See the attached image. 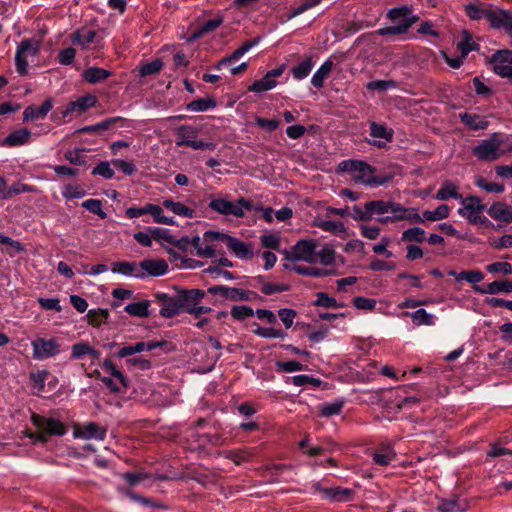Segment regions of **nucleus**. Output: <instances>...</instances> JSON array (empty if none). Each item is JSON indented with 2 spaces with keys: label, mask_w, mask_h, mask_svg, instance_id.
I'll return each instance as SVG.
<instances>
[{
  "label": "nucleus",
  "mask_w": 512,
  "mask_h": 512,
  "mask_svg": "<svg viewBox=\"0 0 512 512\" xmlns=\"http://www.w3.org/2000/svg\"><path fill=\"white\" fill-rule=\"evenodd\" d=\"M472 153L478 160L488 162L512 155V135L492 133L473 147Z\"/></svg>",
  "instance_id": "nucleus-1"
},
{
  "label": "nucleus",
  "mask_w": 512,
  "mask_h": 512,
  "mask_svg": "<svg viewBox=\"0 0 512 512\" xmlns=\"http://www.w3.org/2000/svg\"><path fill=\"white\" fill-rule=\"evenodd\" d=\"M338 170L351 173L356 183H361L366 186L378 187L386 182V178L377 177L375 175V169L361 160H343L338 164Z\"/></svg>",
  "instance_id": "nucleus-2"
},
{
  "label": "nucleus",
  "mask_w": 512,
  "mask_h": 512,
  "mask_svg": "<svg viewBox=\"0 0 512 512\" xmlns=\"http://www.w3.org/2000/svg\"><path fill=\"white\" fill-rule=\"evenodd\" d=\"M387 18L390 20L391 25L378 29L377 33L380 36L400 35L407 33L408 30L419 19L414 15L408 6L395 7L388 11Z\"/></svg>",
  "instance_id": "nucleus-3"
},
{
  "label": "nucleus",
  "mask_w": 512,
  "mask_h": 512,
  "mask_svg": "<svg viewBox=\"0 0 512 512\" xmlns=\"http://www.w3.org/2000/svg\"><path fill=\"white\" fill-rule=\"evenodd\" d=\"M459 202L461 207L457 210V213L461 217L467 219L470 224H482L486 227H492L495 229L502 228L500 224L494 225L487 217L482 215L486 206L482 204L479 197L469 195L462 197Z\"/></svg>",
  "instance_id": "nucleus-4"
},
{
  "label": "nucleus",
  "mask_w": 512,
  "mask_h": 512,
  "mask_svg": "<svg viewBox=\"0 0 512 512\" xmlns=\"http://www.w3.org/2000/svg\"><path fill=\"white\" fill-rule=\"evenodd\" d=\"M161 344L158 342H137L132 345H126L118 349V351L115 353V356L118 358H126L125 363L129 367H137L140 370H148L151 367V363L149 360L137 356V357H130L134 354L141 353L143 351H151L157 347H159Z\"/></svg>",
  "instance_id": "nucleus-5"
},
{
  "label": "nucleus",
  "mask_w": 512,
  "mask_h": 512,
  "mask_svg": "<svg viewBox=\"0 0 512 512\" xmlns=\"http://www.w3.org/2000/svg\"><path fill=\"white\" fill-rule=\"evenodd\" d=\"M40 49L41 41L36 38L23 39L18 43L15 52V66L19 75H27L29 61L40 53Z\"/></svg>",
  "instance_id": "nucleus-6"
},
{
  "label": "nucleus",
  "mask_w": 512,
  "mask_h": 512,
  "mask_svg": "<svg viewBox=\"0 0 512 512\" xmlns=\"http://www.w3.org/2000/svg\"><path fill=\"white\" fill-rule=\"evenodd\" d=\"M208 206L214 212L236 218L243 217L244 210L251 211L253 209L252 203L244 198H240L237 201H230L225 198H212Z\"/></svg>",
  "instance_id": "nucleus-7"
},
{
  "label": "nucleus",
  "mask_w": 512,
  "mask_h": 512,
  "mask_svg": "<svg viewBox=\"0 0 512 512\" xmlns=\"http://www.w3.org/2000/svg\"><path fill=\"white\" fill-rule=\"evenodd\" d=\"M199 130L197 127L192 125H181L176 131V146L182 147L187 146L194 150H214L216 148L215 143L205 142L197 140Z\"/></svg>",
  "instance_id": "nucleus-8"
},
{
  "label": "nucleus",
  "mask_w": 512,
  "mask_h": 512,
  "mask_svg": "<svg viewBox=\"0 0 512 512\" xmlns=\"http://www.w3.org/2000/svg\"><path fill=\"white\" fill-rule=\"evenodd\" d=\"M318 241L314 239H303L296 242V244L286 253V259L289 262L304 261L310 264L317 263L316 249Z\"/></svg>",
  "instance_id": "nucleus-9"
},
{
  "label": "nucleus",
  "mask_w": 512,
  "mask_h": 512,
  "mask_svg": "<svg viewBox=\"0 0 512 512\" xmlns=\"http://www.w3.org/2000/svg\"><path fill=\"white\" fill-rule=\"evenodd\" d=\"M493 71L502 78L512 79V51L497 50L491 57Z\"/></svg>",
  "instance_id": "nucleus-10"
},
{
  "label": "nucleus",
  "mask_w": 512,
  "mask_h": 512,
  "mask_svg": "<svg viewBox=\"0 0 512 512\" xmlns=\"http://www.w3.org/2000/svg\"><path fill=\"white\" fill-rule=\"evenodd\" d=\"M33 349V358L35 360H44L57 355L60 352V345L57 339L38 338L31 343Z\"/></svg>",
  "instance_id": "nucleus-11"
},
{
  "label": "nucleus",
  "mask_w": 512,
  "mask_h": 512,
  "mask_svg": "<svg viewBox=\"0 0 512 512\" xmlns=\"http://www.w3.org/2000/svg\"><path fill=\"white\" fill-rule=\"evenodd\" d=\"M208 292L213 295H220L224 299L231 301H250L256 296V293L252 291L224 285L211 286L208 288Z\"/></svg>",
  "instance_id": "nucleus-12"
},
{
  "label": "nucleus",
  "mask_w": 512,
  "mask_h": 512,
  "mask_svg": "<svg viewBox=\"0 0 512 512\" xmlns=\"http://www.w3.org/2000/svg\"><path fill=\"white\" fill-rule=\"evenodd\" d=\"M71 41L74 45H78L83 50L99 48L101 46V38L97 36L96 31L90 29H78L72 36Z\"/></svg>",
  "instance_id": "nucleus-13"
},
{
  "label": "nucleus",
  "mask_w": 512,
  "mask_h": 512,
  "mask_svg": "<svg viewBox=\"0 0 512 512\" xmlns=\"http://www.w3.org/2000/svg\"><path fill=\"white\" fill-rule=\"evenodd\" d=\"M369 129L372 138L369 143L375 147L384 148L393 139V129L387 127L385 124L371 122Z\"/></svg>",
  "instance_id": "nucleus-14"
},
{
  "label": "nucleus",
  "mask_w": 512,
  "mask_h": 512,
  "mask_svg": "<svg viewBox=\"0 0 512 512\" xmlns=\"http://www.w3.org/2000/svg\"><path fill=\"white\" fill-rule=\"evenodd\" d=\"M106 429L95 422H88L77 425L73 430V437L76 439H95L103 441L106 437Z\"/></svg>",
  "instance_id": "nucleus-15"
},
{
  "label": "nucleus",
  "mask_w": 512,
  "mask_h": 512,
  "mask_svg": "<svg viewBox=\"0 0 512 512\" xmlns=\"http://www.w3.org/2000/svg\"><path fill=\"white\" fill-rule=\"evenodd\" d=\"M97 99L93 95H85L79 97L77 100L72 101L66 105V107L61 111L62 117L67 118L71 117L74 114H82L87 109L95 106Z\"/></svg>",
  "instance_id": "nucleus-16"
},
{
  "label": "nucleus",
  "mask_w": 512,
  "mask_h": 512,
  "mask_svg": "<svg viewBox=\"0 0 512 512\" xmlns=\"http://www.w3.org/2000/svg\"><path fill=\"white\" fill-rule=\"evenodd\" d=\"M488 22L494 29L512 33V11L492 8Z\"/></svg>",
  "instance_id": "nucleus-17"
},
{
  "label": "nucleus",
  "mask_w": 512,
  "mask_h": 512,
  "mask_svg": "<svg viewBox=\"0 0 512 512\" xmlns=\"http://www.w3.org/2000/svg\"><path fill=\"white\" fill-rule=\"evenodd\" d=\"M205 296V292L200 289L184 290L177 297L183 312L190 313L195 305L200 304Z\"/></svg>",
  "instance_id": "nucleus-18"
},
{
  "label": "nucleus",
  "mask_w": 512,
  "mask_h": 512,
  "mask_svg": "<svg viewBox=\"0 0 512 512\" xmlns=\"http://www.w3.org/2000/svg\"><path fill=\"white\" fill-rule=\"evenodd\" d=\"M316 492H319L323 499L342 502L348 501L352 497V491L350 489H343L340 487L333 488H322L319 483L313 485Z\"/></svg>",
  "instance_id": "nucleus-19"
},
{
  "label": "nucleus",
  "mask_w": 512,
  "mask_h": 512,
  "mask_svg": "<svg viewBox=\"0 0 512 512\" xmlns=\"http://www.w3.org/2000/svg\"><path fill=\"white\" fill-rule=\"evenodd\" d=\"M464 10L467 16L474 21L489 20L492 7L489 4L472 1L464 5Z\"/></svg>",
  "instance_id": "nucleus-20"
},
{
  "label": "nucleus",
  "mask_w": 512,
  "mask_h": 512,
  "mask_svg": "<svg viewBox=\"0 0 512 512\" xmlns=\"http://www.w3.org/2000/svg\"><path fill=\"white\" fill-rule=\"evenodd\" d=\"M261 41L260 37H255L251 40H248L243 45H241L238 49H236L231 55L222 58L217 65L216 69L220 70L227 66L229 63L233 61H237L242 58L247 52H249L252 48L256 47Z\"/></svg>",
  "instance_id": "nucleus-21"
},
{
  "label": "nucleus",
  "mask_w": 512,
  "mask_h": 512,
  "mask_svg": "<svg viewBox=\"0 0 512 512\" xmlns=\"http://www.w3.org/2000/svg\"><path fill=\"white\" fill-rule=\"evenodd\" d=\"M140 270L143 278L147 276L159 277L168 272V265L164 260L146 259L141 261Z\"/></svg>",
  "instance_id": "nucleus-22"
},
{
  "label": "nucleus",
  "mask_w": 512,
  "mask_h": 512,
  "mask_svg": "<svg viewBox=\"0 0 512 512\" xmlns=\"http://www.w3.org/2000/svg\"><path fill=\"white\" fill-rule=\"evenodd\" d=\"M53 108V100L51 98L46 99L40 107L29 105L23 112V121H36L38 119H44Z\"/></svg>",
  "instance_id": "nucleus-23"
},
{
  "label": "nucleus",
  "mask_w": 512,
  "mask_h": 512,
  "mask_svg": "<svg viewBox=\"0 0 512 512\" xmlns=\"http://www.w3.org/2000/svg\"><path fill=\"white\" fill-rule=\"evenodd\" d=\"M399 317H410L415 326H434L437 321V317L424 308H419L414 312H403Z\"/></svg>",
  "instance_id": "nucleus-24"
},
{
  "label": "nucleus",
  "mask_w": 512,
  "mask_h": 512,
  "mask_svg": "<svg viewBox=\"0 0 512 512\" xmlns=\"http://www.w3.org/2000/svg\"><path fill=\"white\" fill-rule=\"evenodd\" d=\"M31 138V131L28 128H20L13 132H11L9 135H7L2 142L0 143L1 146L4 147H18L23 146L29 143Z\"/></svg>",
  "instance_id": "nucleus-25"
},
{
  "label": "nucleus",
  "mask_w": 512,
  "mask_h": 512,
  "mask_svg": "<svg viewBox=\"0 0 512 512\" xmlns=\"http://www.w3.org/2000/svg\"><path fill=\"white\" fill-rule=\"evenodd\" d=\"M489 216L500 222H512V207L504 202H495L488 209Z\"/></svg>",
  "instance_id": "nucleus-26"
},
{
  "label": "nucleus",
  "mask_w": 512,
  "mask_h": 512,
  "mask_svg": "<svg viewBox=\"0 0 512 512\" xmlns=\"http://www.w3.org/2000/svg\"><path fill=\"white\" fill-rule=\"evenodd\" d=\"M462 197L463 196L459 193L458 185L451 180L444 181L434 196V198L439 201H447L449 199L460 201Z\"/></svg>",
  "instance_id": "nucleus-27"
},
{
  "label": "nucleus",
  "mask_w": 512,
  "mask_h": 512,
  "mask_svg": "<svg viewBox=\"0 0 512 512\" xmlns=\"http://www.w3.org/2000/svg\"><path fill=\"white\" fill-rule=\"evenodd\" d=\"M474 291L480 294H498L500 292L510 293L512 292V281L510 280H501V281H493L488 283L486 286H473Z\"/></svg>",
  "instance_id": "nucleus-28"
},
{
  "label": "nucleus",
  "mask_w": 512,
  "mask_h": 512,
  "mask_svg": "<svg viewBox=\"0 0 512 512\" xmlns=\"http://www.w3.org/2000/svg\"><path fill=\"white\" fill-rule=\"evenodd\" d=\"M226 246L230 249L237 258L249 259L253 256V250L250 244H247L238 238L230 236Z\"/></svg>",
  "instance_id": "nucleus-29"
},
{
  "label": "nucleus",
  "mask_w": 512,
  "mask_h": 512,
  "mask_svg": "<svg viewBox=\"0 0 512 512\" xmlns=\"http://www.w3.org/2000/svg\"><path fill=\"white\" fill-rule=\"evenodd\" d=\"M140 268L141 262H116L113 264L111 271L124 276L143 279V274L141 273Z\"/></svg>",
  "instance_id": "nucleus-30"
},
{
  "label": "nucleus",
  "mask_w": 512,
  "mask_h": 512,
  "mask_svg": "<svg viewBox=\"0 0 512 512\" xmlns=\"http://www.w3.org/2000/svg\"><path fill=\"white\" fill-rule=\"evenodd\" d=\"M459 117L461 122L471 130H484L489 125L485 117L474 113H461Z\"/></svg>",
  "instance_id": "nucleus-31"
},
{
  "label": "nucleus",
  "mask_w": 512,
  "mask_h": 512,
  "mask_svg": "<svg viewBox=\"0 0 512 512\" xmlns=\"http://www.w3.org/2000/svg\"><path fill=\"white\" fill-rule=\"evenodd\" d=\"M162 206L167 210L171 211L174 215L183 217V218H193L194 210L182 202H176L170 198L164 199L162 201Z\"/></svg>",
  "instance_id": "nucleus-32"
},
{
  "label": "nucleus",
  "mask_w": 512,
  "mask_h": 512,
  "mask_svg": "<svg viewBox=\"0 0 512 512\" xmlns=\"http://www.w3.org/2000/svg\"><path fill=\"white\" fill-rule=\"evenodd\" d=\"M396 457V453L391 445L384 444L379 447V449L373 453L372 459L373 462L380 466L389 465Z\"/></svg>",
  "instance_id": "nucleus-33"
},
{
  "label": "nucleus",
  "mask_w": 512,
  "mask_h": 512,
  "mask_svg": "<svg viewBox=\"0 0 512 512\" xmlns=\"http://www.w3.org/2000/svg\"><path fill=\"white\" fill-rule=\"evenodd\" d=\"M333 68V62L331 59H327L322 63V65L316 70L311 78V84L315 88H322L325 80L331 73Z\"/></svg>",
  "instance_id": "nucleus-34"
},
{
  "label": "nucleus",
  "mask_w": 512,
  "mask_h": 512,
  "mask_svg": "<svg viewBox=\"0 0 512 512\" xmlns=\"http://www.w3.org/2000/svg\"><path fill=\"white\" fill-rule=\"evenodd\" d=\"M438 510L440 512H466L468 510V504L465 499H444L438 505Z\"/></svg>",
  "instance_id": "nucleus-35"
},
{
  "label": "nucleus",
  "mask_w": 512,
  "mask_h": 512,
  "mask_svg": "<svg viewBox=\"0 0 512 512\" xmlns=\"http://www.w3.org/2000/svg\"><path fill=\"white\" fill-rule=\"evenodd\" d=\"M46 433L56 436H63L66 434V428L64 424L54 418H42L37 423Z\"/></svg>",
  "instance_id": "nucleus-36"
},
{
  "label": "nucleus",
  "mask_w": 512,
  "mask_h": 512,
  "mask_svg": "<svg viewBox=\"0 0 512 512\" xmlns=\"http://www.w3.org/2000/svg\"><path fill=\"white\" fill-rule=\"evenodd\" d=\"M406 209L407 208L402 206L401 204L391 201L389 207V214L391 215H386V217H377V221L382 224H388L390 222L395 221H402L405 218Z\"/></svg>",
  "instance_id": "nucleus-37"
},
{
  "label": "nucleus",
  "mask_w": 512,
  "mask_h": 512,
  "mask_svg": "<svg viewBox=\"0 0 512 512\" xmlns=\"http://www.w3.org/2000/svg\"><path fill=\"white\" fill-rule=\"evenodd\" d=\"M314 225L323 231L331 232L337 236H342L347 231L345 225L340 221L315 219Z\"/></svg>",
  "instance_id": "nucleus-38"
},
{
  "label": "nucleus",
  "mask_w": 512,
  "mask_h": 512,
  "mask_svg": "<svg viewBox=\"0 0 512 512\" xmlns=\"http://www.w3.org/2000/svg\"><path fill=\"white\" fill-rule=\"evenodd\" d=\"M314 68V62L311 57H305L302 61H300L297 65L293 66L291 69V74L296 80L305 79Z\"/></svg>",
  "instance_id": "nucleus-39"
},
{
  "label": "nucleus",
  "mask_w": 512,
  "mask_h": 512,
  "mask_svg": "<svg viewBox=\"0 0 512 512\" xmlns=\"http://www.w3.org/2000/svg\"><path fill=\"white\" fill-rule=\"evenodd\" d=\"M110 75L111 72L104 68L89 67L83 72L82 77L86 82L95 84L104 81Z\"/></svg>",
  "instance_id": "nucleus-40"
},
{
  "label": "nucleus",
  "mask_w": 512,
  "mask_h": 512,
  "mask_svg": "<svg viewBox=\"0 0 512 512\" xmlns=\"http://www.w3.org/2000/svg\"><path fill=\"white\" fill-rule=\"evenodd\" d=\"M191 245L202 258H213L216 255V247L210 243L203 244V238L195 236L191 239Z\"/></svg>",
  "instance_id": "nucleus-41"
},
{
  "label": "nucleus",
  "mask_w": 512,
  "mask_h": 512,
  "mask_svg": "<svg viewBox=\"0 0 512 512\" xmlns=\"http://www.w3.org/2000/svg\"><path fill=\"white\" fill-rule=\"evenodd\" d=\"M183 312L177 296L170 297L165 300L160 308V315L166 318H172Z\"/></svg>",
  "instance_id": "nucleus-42"
},
{
  "label": "nucleus",
  "mask_w": 512,
  "mask_h": 512,
  "mask_svg": "<svg viewBox=\"0 0 512 512\" xmlns=\"http://www.w3.org/2000/svg\"><path fill=\"white\" fill-rule=\"evenodd\" d=\"M216 105L213 98H198L188 103L186 109L191 112H205L214 109Z\"/></svg>",
  "instance_id": "nucleus-43"
},
{
  "label": "nucleus",
  "mask_w": 512,
  "mask_h": 512,
  "mask_svg": "<svg viewBox=\"0 0 512 512\" xmlns=\"http://www.w3.org/2000/svg\"><path fill=\"white\" fill-rule=\"evenodd\" d=\"M390 202L391 201L384 200H374L368 202V210L370 212L371 220H377V217H386L385 214H389Z\"/></svg>",
  "instance_id": "nucleus-44"
},
{
  "label": "nucleus",
  "mask_w": 512,
  "mask_h": 512,
  "mask_svg": "<svg viewBox=\"0 0 512 512\" xmlns=\"http://www.w3.org/2000/svg\"><path fill=\"white\" fill-rule=\"evenodd\" d=\"M276 86L277 81L269 73H266L261 79L253 83L251 90L256 93H263L272 90Z\"/></svg>",
  "instance_id": "nucleus-45"
},
{
  "label": "nucleus",
  "mask_w": 512,
  "mask_h": 512,
  "mask_svg": "<svg viewBox=\"0 0 512 512\" xmlns=\"http://www.w3.org/2000/svg\"><path fill=\"white\" fill-rule=\"evenodd\" d=\"M426 239V233L424 229L418 226L408 228L402 232V242H423Z\"/></svg>",
  "instance_id": "nucleus-46"
},
{
  "label": "nucleus",
  "mask_w": 512,
  "mask_h": 512,
  "mask_svg": "<svg viewBox=\"0 0 512 512\" xmlns=\"http://www.w3.org/2000/svg\"><path fill=\"white\" fill-rule=\"evenodd\" d=\"M35 191H36V188L31 185H28V184H25L22 182H16L13 185H11L9 188H7L5 192H2L1 198L9 199L15 195H19L22 193H30V192H35Z\"/></svg>",
  "instance_id": "nucleus-47"
},
{
  "label": "nucleus",
  "mask_w": 512,
  "mask_h": 512,
  "mask_svg": "<svg viewBox=\"0 0 512 512\" xmlns=\"http://www.w3.org/2000/svg\"><path fill=\"white\" fill-rule=\"evenodd\" d=\"M425 221H440L446 219L450 214V208L446 204L439 205L435 210H425L424 212Z\"/></svg>",
  "instance_id": "nucleus-48"
},
{
  "label": "nucleus",
  "mask_w": 512,
  "mask_h": 512,
  "mask_svg": "<svg viewBox=\"0 0 512 512\" xmlns=\"http://www.w3.org/2000/svg\"><path fill=\"white\" fill-rule=\"evenodd\" d=\"M149 302L139 301L125 306L124 310L131 316L146 317L149 315Z\"/></svg>",
  "instance_id": "nucleus-49"
},
{
  "label": "nucleus",
  "mask_w": 512,
  "mask_h": 512,
  "mask_svg": "<svg viewBox=\"0 0 512 512\" xmlns=\"http://www.w3.org/2000/svg\"><path fill=\"white\" fill-rule=\"evenodd\" d=\"M223 23V17L222 16H217L213 19H209L207 21H205L197 31H195L193 33V36L192 38L193 39H197L201 36H203L204 34L206 33H209L211 31H214L215 29H217L221 24Z\"/></svg>",
  "instance_id": "nucleus-50"
},
{
  "label": "nucleus",
  "mask_w": 512,
  "mask_h": 512,
  "mask_svg": "<svg viewBox=\"0 0 512 512\" xmlns=\"http://www.w3.org/2000/svg\"><path fill=\"white\" fill-rule=\"evenodd\" d=\"M343 406L344 402L342 400H334L320 405L319 412L322 417H331L333 415H338Z\"/></svg>",
  "instance_id": "nucleus-51"
},
{
  "label": "nucleus",
  "mask_w": 512,
  "mask_h": 512,
  "mask_svg": "<svg viewBox=\"0 0 512 512\" xmlns=\"http://www.w3.org/2000/svg\"><path fill=\"white\" fill-rule=\"evenodd\" d=\"M149 214L153 217L155 223L165 225H175L176 221L173 217L164 215L163 208L160 205L151 204Z\"/></svg>",
  "instance_id": "nucleus-52"
},
{
  "label": "nucleus",
  "mask_w": 512,
  "mask_h": 512,
  "mask_svg": "<svg viewBox=\"0 0 512 512\" xmlns=\"http://www.w3.org/2000/svg\"><path fill=\"white\" fill-rule=\"evenodd\" d=\"M254 333L266 339H284L287 334L282 329H276L272 327H258L254 330Z\"/></svg>",
  "instance_id": "nucleus-53"
},
{
  "label": "nucleus",
  "mask_w": 512,
  "mask_h": 512,
  "mask_svg": "<svg viewBox=\"0 0 512 512\" xmlns=\"http://www.w3.org/2000/svg\"><path fill=\"white\" fill-rule=\"evenodd\" d=\"M317 255V263H320L324 266L332 265L335 262V252L329 246H324L319 251L316 250Z\"/></svg>",
  "instance_id": "nucleus-54"
},
{
  "label": "nucleus",
  "mask_w": 512,
  "mask_h": 512,
  "mask_svg": "<svg viewBox=\"0 0 512 512\" xmlns=\"http://www.w3.org/2000/svg\"><path fill=\"white\" fill-rule=\"evenodd\" d=\"M315 305L325 308H341L344 306L343 303L338 302L335 298L330 297L327 293H317V299Z\"/></svg>",
  "instance_id": "nucleus-55"
},
{
  "label": "nucleus",
  "mask_w": 512,
  "mask_h": 512,
  "mask_svg": "<svg viewBox=\"0 0 512 512\" xmlns=\"http://www.w3.org/2000/svg\"><path fill=\"white\" fill-rule=\"evenodd\" d=\"M81 205L89 212L98 215L101 219H105L107 217V214L102 209V202L98 199L85 200Z\"/></svg>",
  "instance_id": "nucleus-56"
},
{
  "label": "nucleus",
  "mask_w": 512,
  "mask_h": 512,
  "mask_svg": "<svg viewBox=\"0 0 512 512\" xmlns=\"http://www.w3.org/2000/svg\"><path fill=\"white\" fill-rule=\"evenodd\" d=\"M348 215L355 221H370L371 217L368 210V202L364 204V207H361L360 205H354Z\"/></svg>",
  "instance_id": "nucleus-57"
},
{
  "label": "nucleus",
  "mask_w": 512,
  "mask_h": 512,
  "mask_svg": "<svg viewBox=\"0 0 512 512\" xmlns=\"http://www.w3.org/2000/svg\"><path fill=\"white\" fill-rule=\"evenodd\" d=\"M396 86L397 83L394 80H375L366 84V88L369 91H387L395 88Z\"/></svg>",
  "instance_id": "nucleus-58"
},
{
  "label": "nucleus",
  "mask_w": 512,
  "mask_h": 512,
  "mask_svg": "<svg viewBox=\"0 0 512 512\" xmlns=\"http://www.w3.org/2000/svg\"><path fill=\"white\" fill-rule=\"evenodd\" d=\"M163 63L160 59H155L152 62L143 64L139 69L141 77H146L158 73L162 69Z\"/></svg>",
  "instance_id": "nucleus-59"
},
{
  "label": "nucleus",
  "mask_w": 512,
  "mask_h": 512,
  "mask_svg": "<svg viewBox=\"0 0 512 512\" xmlns=\"http://www.w3.org/2000/svg\"><path fill=\"white\" fill-rule=\"evenodd\" d=\"M112 162L101 161L97 166H95L92 170L93 175H99L104 179H112L114 177V170L111 168Z\"/></svg>",
  "instance_id": "nucleus-60"
},
{
  "label": "nucleus",
  "mask_w": 512,
  "mask_h": 512,
  "mask_svg": "<svg viewBox=\"0 0 512 512\" xmlns=\"http://www.w3.org/2000/svg\"><path fill=\"white\" fill-rule=\"evenodd\" d=\"M48 375L49 372L46 370L36 371L30 374V379L34 387L37 388L38 393L44 391Z\"/></svg>",
  "instance_id": "nucleus-61"
},
{
  "label": "nucleus",
  "mask_w": 512,
  "mask_h": 512,
  "mask_svg": "<svg viewBox=\"0 0 512 512\" xmlns=\"http://www.w3.org/2000/svg\"><path fill=\"white\" fill-rule=\"evenodd\" d=\"M254 315V310L247 305H236L231 309V316L235 320H245Z\"/></svg>",
  "instance_id": "nucleus-62"
},
{
  "label": "nucleus",
  "mask_w": 512,
  "mask_h": 512,
  "mask_svg": "<svg viewBox=\"0 0 512 512\" xmlns=\"http://www.w3.org/2000/svg\"><path fill=\"white\" fill-rule=\"evenodd\" d=\"M102 368L104 369L105 372L111 374L123 386L127 385L123 373L116 368V366L112 363L111 360L105 359L102 363Z\"/></svg>",
  "instance_id": "nucleus-63"
},
{
  "label": "nucleus",
  "mask_w": 512,
  "mask_h": 512,
  "mask_svg": "<svg viewBox=\"0 0 512 512\" xmlns=\"http://www.w3.org/2000/svg\"><path fill=\"white\" fill-rule=\"evenodd\" d=\"M86 195L79 185H66L62 189V196L66 199H81Z\"/></svg>",
  "instance_id": "nucleus-64"
}]
</instances>
